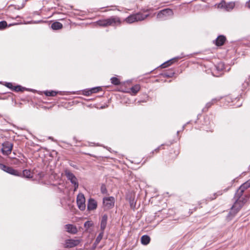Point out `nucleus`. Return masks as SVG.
<instances>
[{
  "instance_id": "3",
  "label": "nucleus",
  "mask_w": 250,
  "mask_h": 250,
  "mask_svg": "<svg viewBox=\"0 0 250 250\" xmlns=\"http://www.w3.org/2000/svg\"><path fill=\"white\" fill-rule=\"evenodd\" d=\"M147 16L148 15L137 13L136 14L130 15L125 19V21L128 23H132L135 21L144 20L146 19Z\"/></svg>"
},
{
  "instance_id": "25",
  "label": "nucleus",
  "mask_w": 250,
  "mask_h": 250,
  "mask_svg": "<svg viewBox=\"0 0 250 250\" xmlns=\"http://www.w3.org/2000/svg\"><path fill=\"white\" fill-rule=\"evenodd\" d=\"M23 88L20 85H17L16 86H14L13 90L18 92V91H22L23 90Z\"/></svg>"
},
{
  "instance_id": "34",
  "label": "nucleus",
  "mask_w": 250,
  "mask_h": 250,
  "mask_svg": "<svg viewBox=\"0 0 250 250\" xmlns=\"http://www.w3.org/2000/svg\"><path fill=\"white\" fill-rule=\"evenodd\" d=\"M160 147H158L157 148L155 149L153 151H152V153L154 152V151L158 152L159 150Z\"/></svg>"
},
{
  "instance_id": "13",
  "label": "nucleus",
  "mask_w": 250,
  "mask_h": 250,
  "mask_svg": "<svg viewBox=\"0 0 250 250\" xmlns=\"http://www.w3.org/2000/svg\"><path fill=\"white\" fill-rule=\"evenodd\" d=\"M226 40V38L224 36H219L215 40V44L217 46H221L224 44Z\"/></svg>"
},
{
  "instance_id": "12",
  "label": "nucleus",
  "mask_w": 250,
  "mask_h": 250,
  "mask_svg": "<svg viewBox=\"0 0 250 250\" xmlns=\"http://www.w3.org/2000/svg\"><path fill=\"white\" fill-rule=\"evenodd\" d=\"M65 228L66 231L70 233L76 234L78 231L76 227L71 224L66 225Z\"/></svg>"
},
{
  "instance_id": "23",
  "label": "nucleus",
  "mask_w": 250,
  "mask_h": 250,
  "mask_svg": "<svg viewBox=\"0 0 250 250\" xmlns=\"http://www.w3.org/2000/svg\"><path fill=\"white\" fill-rule=\"evenodd\" d=\"M57 93V92L55 91H47L45 92V94L47 96H55Z\"/></svg>"
},
{
  "instance_id": "2",
  "label": "nucleus",
  "mask_w": 250,
  "mask_h": 250,
  "mask_svg": "<svg viewBox=\"0 0 250 250\" xmlns=\"http://www.w3.org/2000/svg\"><path fill=\"white\" fill-rule=\"evenodd\" d=\"M120 20L117 17H111L105 20H99L97 22L98 25L102 26H115L120 24Z\"/></svg>"
},
{
  "instance_id": "22",
  "label": "nucleus",
  "mask_w": 250,
  "mask_h": 250,
  "mask_svg": "<svg viewBox=\"0 0 250 250\" xmlns=\"http://www.w3.org/2000/svg\"><path fill=\"white\" fill-rule=\"evenodd\" d=\"M111 83L114 85H119L120 83V80L116 77L111 78Z\"/></svg>"
},
{
  "instance_id": "9",
  "label": "nucleus",
  "mask_w": 250,
  "mask_h": 250,
  "mask_svg": "<svg viewBox=\"0 0 250 250\" xmlns=\"http://www.w3.org/2000/svg\"><path fill=\"white\" fill-rule=\"evenodd\" d=\"M80 243L78 239H67L65 241L64 247L65 248H71L78 246Z\"/></svg>"
},
{
  "instance_id": "21",
  "label": "nucleus",
  "mask_w": 250,
  "mask_h": 250,
  "mask_svg": "<svg viewBox=\"0 0 250 250\" xmlns=\"http://www.w3.org/2000/svg\"><path fill=\"white\" fill-rule=\"evenodd\" d=\"M104 231H102L98 235V236L97 237L95 243L96 244H98L99 243L101 239H102L103 237Z\"/></svg>"
},
{
  "instance_id": "18",
  "label": "nucleus",
  "mask_w": 250,
  "mask_h": 250,
  "mask_svg": "<svg viewBox=\"0 0 250 250\" xmlns=\"http://www.w3.org/2000/svg\"><path fill=\"white\" fill-rule=\"evenodd\" d=\"M5 172L13 175H18V171L9 167H7Z\"/></svg>"
},
{
  "instance_id": "33",
  "label": "nucleus",
  "mask_w": 250,
  "mask_h": 250,
  "mask_svg": "<svg viewBox=\"0 0 250 250\" xmlns=\"http://www.w3.org/2000/svg\"><path fill=\"white\" fill-rule=\"evenodd\" d=\"M246 6L250 8V1H248L246 2Z\"/></svg>"
},
{
  "instance_id": "4",
  "label": "nucleus",
  "mask_w": 250,
  "mask_h": 250,
  "mask_svg": "<svg viewBox=\"0 0 250 250\" xmlns=\"http://www.w3.org/2000/svg\"><path fill=\"white\" fill-rule=\"evenodd\" d=\"M173 15L172 10L170 9L167 8L160 11L157 15V18L159 20H163L171 17Z\"/></svg>"
},
{
  "instance_id": "24",
  "label": "nucleus",
  "mask_w": 250,
  "mask_h": 250,
  "mask_svg": "<svg viewBox=\"0 0 250 250\" xmlns=\"http://www.w3.org/2000/svg\"><path fill=\"white\" fill-rule=\"evenodd\" d=\"M92 223L91 221H86L84 224V227L86 229H88L89 227H91L92 226Z\"/></svg>"
},
{
  "instance_id": "16",
  "label": "nucleus",
  "mask_w": 250,
  "mask_h": 250,
  "mask_svg": "<svg viewBox=\"0 0 250 250\" xmlns=\"http://www.w3.org/2000/svg\"><path fill=\"white\" fill-rule=\"evenodd\" d=\"M51 28L53 30H58L62 28V24L58 21L53 22L51 25Z\"/></svg>"
},
{
  "instance_id": "17",
  "label": "nucleus",
  "mask_w": 250,
  "mask_h": 250,
  "mask_svg": "<svg viewBox=\"0 0 250 250\" xmlns=\"http://www.w3.org/2000/svg\"><path fill=\"white\" fill-rule=\"evenodd\" d=\"M150 237L146 235H143L141 237V243L143 245H147L150 242Z\"/></svg>"
},
{
  "instance_id": "19",
  "label": "nucleus",
  "mask_w": 250,
  "mask_h": 250,
  "mask_svg": "<svg viewBox=\"0 0 250 250\" xmlns=\"http://www.w3.org/2000/svg\"><path fill=\"white\" fill-rule=\"evenodd\" d=\"M140 86L139 84H136L134 86H133L130 90L131 92L133 93V95H135L137 94V93L140 90Z\"/></svg>"
},
{
  "instance_id": "29",
  "label": "nucleus",
  "mask_w": 250,
  "mask_h": 250,
  "mask_svg": "<svg viewBox=\"0 0 250 250\" xmlns=\"http://www.w3.org/2000/svg\"><path fill=\"white\" fill-rule=\"evenodd\" d=\"M8 166H6V165L0 164V169L3 170L4 171H6V168Z\"/></svg>"
},
{
  "instance_id": "14",
  "label": "nucleus",
  "mask_w": 250,
  "mask_h": 250,
  "mask_svg": "<svg viewBox=\"0 0 250 250\" xmlns=\"http://www.w3.org/2000/svg\"><path fill=\"white\" fill-rule=\"evenodd\" d=\"M107 221V216L104 214L103 216L102 220L101 222V229L102 231H104V229L106 228Z\"/></svg>"
},
{
  "instance_id": "6",
  "label": "nucleus",
  "mask_w": 250,
  "mask_h": 250,
  "mask_svg": "<svg viewBox=\"0 0 250 250\" xmlns=\"http://www.w3.org/2000/svg\"><path fill=\"white\" fill-rule=\"evenodd\" d=\"M13 144L6 141L2 144V148L1 149V152L3 155H8L11 154L13 149Z\"/></svg>"
},
{
  "instance_id": "5",
  "label": "nucleus",
  "mask_w": 250,
  "mask_h": 250,
  "mask_svg": "<svg viewBox=\"0 0 250 250\" xmlns=\"http://www.w3.org/2000/svg\"><path fill=\"white\" fill-rule=\"evenodd\" d=\"M65 175L67 179L74 186V191H76L79 187L78 180L76 176L69 170H65L64 171Z\"/></svg>"
},
{
  "instance_id": "27",
  "label": "nucleus",
  "mask_w": 250,
  "mask_h": 250,
  "mask_svg": "<svg viewBox=\"0 0 250 250\" xmlns=\"http://www.w3.org/2000/svg\"><path fill=\"white\" fill-rule=\"evenodd\" d=\"M101 89V88L100 87H94V88H92L90 91H91V93H94L97 92Z\"/></svg>"
},
{
  "instance_id": "15",
  "label": "nucleus",
  "mask_w": 250,
  "mask_h": 250,
  "mask_svg": "<svg viewBox=\"0 0 250 250\" xmlns=\"http://www.w3.org/2000/svg\"><path fill=\"white\" fill-rule=\"evenodd\" d=\"M179 59H180L179 57H176V58H173V59L165 62V63H163L161 65V66L163 68H166V67L170 65L174 61H177Z\"/></svg>"
},
{
  "instance_id": "31",
  "label": "nucleus",
  "mask_w": 250,
  "mask_h": 250,
  "mask_svg": "<svg viewBox=\"0 0 250 250\" xmlns=\"http://www.w3.org/2000/svg\"><path fill=\"white\" fill-rule=\"evenodd\" d=\"M101 191L102 193H104L106 192V188L104 186H102L101 187Z\"/></svg>"
},
{
  "instance_id": "10",
  "label": "nucleus",
  "mask_w": 250,
  "mask_h": 250,
  "mask_svg": "<svg viewBox=\"0 0 250 250\" xmlns=\"http://www.w3.org/2000/svg\"><path fill=\"white\" fill-rule=\"evenodd\" d=\"M103 204L106 209H109L114 206V198L112 197L104 198L103 199Z\"/></svg>"
},
{
  "instance_id": "32",
  "label": "nucleus",
  "mask_w": 250,
  "mask_h": 250,
  "mask_svg": "<svg viewBox=\"0 0 250 250\" xmlns=\"http://www.w3.org/2000/svg\"><path fill=\"white\" fill-rule=\"evenodd\" d=\"M24 4L22 3L21 6H18V7H16L15 8H17L18 9H21L22 8L24 7Z\"/></svg>"
},
{
  "instance_id": "20",
  "label": "nucleus",
  "mask_w": 250,
  "mask_h": 250,
  "mask_svg": "<svg viewBox=\"0 0 250 250\" xmlns=\"http://www.w3.org/2000/svg\"><path fill=\"white\" fill-rule=\"evenodd\" d=\"M23 176L27 178H30L32 177V173L29 170L25 169L22 172Z\"/></svg>"
},
{
  "instance_id": "30",
  "label": "nucleus",
  "mask_w": 250,
  "mask_h": 250,
  "mask_svg": "<svg viewBox=\"0 0 250 250\" xmlns=\"http://www.w3.org/2000/svg\"><path fill=\"white\" fill-rule=\"evenodd\" d=\"M5 86L8 87V88H9L10 89H12V90H13V88H14V86H13V84L12 83H6V84H5Z\"/></svg>"
},
{
  "instance_id": "26",
  "label": "nucleus",
  "mask_w": 250,
  "mask_h": 250,
  "mask_svg": "<svg viewBox=\"0 0 250 250\" xmlns=\"http://www.w3.org/2000/svg\"><path fill=\"white\" fill-rule=\"evenodd\" d=\"M6 26L7 22L5 21H0V29L5 28Z\"/></svg>"
},
{
  "instance_id": "11",
  "label": "nucleus",
  "mask_w": 250,
  "mask_h": 250,
  "mask_svg": "<svg viewBox=\"0 0 250 250\" xmlns=\"http://www.w3.org/2000/svg\"><path fill=\"white\" fill-rule=\"evenodd\" d=\"M97 207V202L92 198H90L87 203V208L89 210L96 209Z\"/></svg>"
},
{
  "instance_id": "7",
  "label": "nucleus",
  "mask_w": 250,
  "mask_h": 250,
  "mask_svg": "<svg viewBox=\"0 0 250 250\" xmlns=\"http://www.w3.org/2000/svg\"><path fill=\"white\" fill-rule=\"evenodd\" d=\"M235 5L233 1L226 2V1H221L218 5L217 8L223 9L227 11L232 9Z\"/></svg>"
},
{
  "instance_id": "1",
  "label": "nucleus",
  "mask_w": 250,
  "mask_h": 250,
  "mask_svg": "<svg viewBox=\"0 0 250 250\" xmlns=\"http://www.w3.org/2000/svg\"><path fill=\"white\" fill-rule=\"evenodd\" d=\"M250 187V179L242 185L237 190L234 198L236 199L228 215V217H233L241 209L242 206L247 202V198L242 197L244 191Z\"/></svg>"
},
{
  "instance_id": "8",
  "label": "nucleus",
  "mask_w": 250,
  "mask_h": 250,
  "mask_svg": "<svg viewBox=\"0 0 250 250\" xmlns=\"http://www.w3.org/2000/svg\"><path fill=\"white\" fill-rule=\"evenodd\" d=\"M85 198L83 194H79L77 197V203L78 207L81 210H83L85 208Z\"/></svg>"
},
{
  "instance_id": "28",
  "label": "nucleus",
  "mask_w": 250,
  "mask_h": 250,
  "mask_svg": "<svg viewBox=\"0 0 250 250\" xmlns=\"http://www.w3.org/2000/svg\"><path fill=\"white\" fill-rule=\"evenodd\" d=\"M216 101V100L215 99H213L211 102H208V103L207 104H206V107L207 108H208L209 107H210L211 106V105L212 104H214V103H215Z\"/></svg>"
}]
</instances>
